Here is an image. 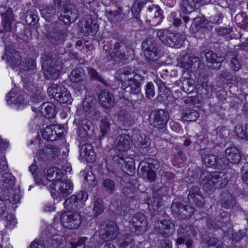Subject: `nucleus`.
Segmentation results:
<instances>
[{"label": "nucleus", "instance_id": "nucleus-1", "mask_svg": "<svg viewBox=\"0 0 248 248\" xmlns=\"http://www.w3.org/2000/svg\"><path fill=\"white\" fill-rule=\"evenodd\" d=\"M42 68L44 70V75L48 79H55L60 74L62 68V60L60 57L51 52L45 51L42 56Z\"/></svg>", "mask_w": 248, "mask_h": 248}, {"label": "nucleus", "instance_id": "nucleus-2", "mask_svg": "<svg viewBox=\"0 0 248 248\" xmlns=\"http://www.w3.org/2000/svg\"><path fill=\"white\" fill-rule=\"evenodd\" d=\"M227 176L224 172L215 171L210 173L202 171L200 177V185L207 192L215 188H222L228 183Z\"/></svg>", "mask_w": 248, "mask_h": 248}, {"label": "nucleus", "instance_id": "nucleus-3", "mask_svg": "<svg viewBox=\"0 0 248 248\" xmlns=\"http://www.w3.org/2000/svg\"><path fill=\"white\" fill-rule=\"evenodd\" d=\"M156 35L165 45L172 48L181 47L185 39L181 34L174 33L164 29L158 30Z\"/></svg>", "mask_w": 248, "mask_h": 248}, {"label": "nucleus", "instance_id": "nucleus-4", "mask_svg": "<svg viewBox=\"0 0 248 248\" xmlns=\"http://www.w3.org/2000/svg\"><path fill=\"white\" fill-rule=\"evenodd\" d=\"M197 227L190 224L183 225L177 230L178 237L176 240L177 245H181L185 242L187 248H191L194 239L196 237Z\"/></svg>", "mask_w": 248, "mask_h": 248}, {"label": "nucleus", "instance_id": "nucleus-5", "mask_svg": "<svg viewBox=\"0 0 248 248\" xmlns=\"http://www.w3.org/2000/svg\"><path fill=\"white\" fill-rule=\"evenodd\" d=\"M73 186L69 180L61 179L50 185L49 188L51 196L54 199L64 198L72 193Z\"/></svg>", "mask_w": 248, "mask_h": 248}, {"label": "nucleus", "instance_id": "nucleus-6", "mask_svg": "<svg viewBox=\"0 0 248 248\" xmlns=\"http://www.w3.org/2000/svg\"><path fill=\"white\" fill-rule=\"evenodd\" d=\"M144 77L140 75H135L130 80H127L121 84V88L125 93L131 96H136L138 100H141L142 95L141 93V81Z\"/></svg>", "mask_w": 248, "mask_h": 248}, {"label": "nucleus", "instance_id": "nucleus-7", "mask_svg": "<svg viewBox=\"0 0 248 248\" xmlns=\"http://www.w3.org/2000/svg\"><path fill=\"white\" fill-rule=\"evenodd\" d=\"M47 92L50 97L60 103H71L72 102L69 92L61 85L52 84L47 88Z\"/></svg>", "mask_w": 248, "mask_h": 248}, {"label": "nucleus", "instance_id": "nucleus-8", "mask_svg": "<svg viewBox=\"0 0 248 248\" xmlns=\"http://www.w3.org/2000/svg\"><path fill=\"white\" fill-rule=\"evenodd\" d=\"M141 46L144 56L148 60L155 61L160 57L159 47L153 38L149 37L145 39Z\"/></svg>", "mask_w": 248, "mask_h": 248}, {"label": "nucleus", "instance_id": "nucleus-9", "mask_svg": "<svg viewBox=\"0 0 248 248\" xmlns=\"http://www.w3.org/2000/svg\"><path fill=\"white\" fill-rule=\"evenodd\" d=\"M1 59L5 60L13 69L16 70L19 69L22 60L20 53L10 44L5 46L4 54L1 57Z\"/></svg>", "mask_w": 248, "mask_h": 248}, {"label": "nucleus", "instance_id": "nucleus-10", "mask_svg": "<svg viewBox=\"0 0 248 248\" xmlns=\"http://www.w3.org/2000/svg\"><path fill=\"white\" fill-rule=\"evenodd\" d=\"M60 218L62 225L69 229H77L81 223V216L76 212L62 213Z\"/></svg>", "mask_w": 248, "mask_h": 248}, {"label": "nucleus", "instance_id": "nucleus-11", "mask_svg": "<svg viewBox=\"0 0 248 248\" xmlns=\"http://www.w3.org/2000/svg\"><path fill=\"white\" fill-rule=\"evenodd\" d=\"M178 65L185 69L196 71L201 65V61L198 57L192 54H186L180 56L177 58Z\"/></svg>", "mask_w": 248, "mask_h": 248}, {"label": "nucleus", "instance_id": "nucleus-12", "mask_svg": "<svg viewBox=\"0 0 248 248\" xmlns=\"http://www.w3.org/2000/svg\"><path fill=\"white\" fill-rule=\"evenodd\" d=\"M169 119V113L163 109L153 111L149 117L150 124L158 129H162L166 125Z\"/></svg>", "mask_w": 248, "mask_h": 248}, {"label": "nucleus", "instance_id": "nucleus-13", "mask_svg": "<svg viewBox=\"0 0 248 248\" xmlns=\"http://www.w3.org/2000/svg\"><path fill=\"white\" fill-rule=\"evenodd\" d=\"M46 174V177L39 178L36 176H34V180L36 183L40 185H46L47 181H52L56 182L60 180L63 177V174L60 170L57 168H52L46 170V172L44 170Z\"/></svg>", "mask_w": 248, "mask_h": 248}, {"label": "nucleus", "instance_id": "nucleus-14", "mask_svg": "<svg viewBox=\"0 0 248 248\" xmlns=\"http://www.w3.org/2000/svg\"><path fill=\"white\" fill-rule=\"evenodd\" d=\"M78 27L85 36L94 33L98 30L99 26L95 20L90 15H86L78 24Z\"/></svg>", "mask_w": 248, "mask_h": 248}, {"label": "nucleus", "instance_id": "nucleus-15", "mask_svg": "<svg viewBox=\"0 0 248 248\" xmlns=\"http://www.w3.org/2000/svg\"><path fill=\"white\" fill-rule=\"evenodd\" d=\"M62 13L59 16V19L65 24L74 22L78 17V9L73 3H71L62 8Z\"/></svg>", "mask_w": 248, "mask_h": 248}, {"label": "nucleus", "instance_id": "nucleus-16", "mask_svg": "<svg viewBox=\"0 0 248 248\" xmlns=\"http://www.w3.org/2000/svg\"><path fill=\"white\" fill-rule=\"evenodd\" d=\"M147 225L146 217L141 213L135 214L129 221V228L132 232L138 234Z\"/></svg>", "mask_w": 248, "mask_h": 248}, {"label": "nucleus", "instance_id": "nucleus-17", "mask_svg": "<svg viewBox=\"0 0 248 248\" xmlns=\"http://www.w3.org/2000/svg\"><path fill=\"white\" fill-rule=\"evenodd\" d=\"M155 229L156 232L164 237L171 235L175 231L174 224L170 219L158 220L155 222Z\"/></svg>", "mask_w": 248, "mask_h": 248}, {"label": "nucleus", "instance_id": "nucleus-18", "mask_svg": "<svg viewBox=\"0 0 248 248\" xmlns=\"http://www.w3.org/2000/svg\"><path fill=\"white\" fill-rule=\"evenodd\" d=\"M126 46L124 44L121 42H116L113 45V48L111 52H108L107 54L108 58L109 57V59L114 61H125L127 59L124 52V48Z\"/></svg>", "mask_w": 248, "mask_h": 248}, {"label": "nucleus", "instance_id": "nucleus-19", "mask_svg": "<svg viewBox=\"0 0 248 248\" xmlns=\"http://www.w3.org/2000/svg\"><path fill=\"white\" fill-rule=\"evenodd\" d=\"M118 234L117 226L115 222L108 223L103 230L100 233V239L105 241H110L114 239Z\"/></svg>", "mask_w": 248, "mask_h": 248}, {"label": "nucleus", "instance_id": "nucleus-20", "mask_svg": "<svg viewBox=\"0 0 248 248\" xmlns=\"http://www.w3.org/2000/svg\"><path fill=\"white\" fill-rule=\"evenodd\" d=\"M201 57L202 59L205 58V61L207 65L214 68L219 67L220 66L219 64L224 60L223 57L221 56L217 57V54L212 51H202L201 53Z\"/></svg>", "mask_w": 248, "mask_h": 248}, {"label": "nucleus", "instance_id": "nucleus-21", "mask_svg": "<svg viewBox=\"0 0 248 248\" xmlns=\"http://www.w3.org/2000/svg\"><path fill=\"white\" fill-rule=\"evenodd\" d=\"M75 123L78 124V135L82 140L85 141L89 137L88 132L93 128L91 122L87 119H75Z\"/></svg>", "mask_w": 248, "mask_h": 248}, {"label": "nucleus", "instance_id": "nucleus-22", "mask_svg": "<svg viewBox=\"0 0 248 248\" xmlns=\"http://www.w3.org/2000/svg\"><path fill=\"white\" fill-rule=\"evenodd\" d=\"M145 162H140L139 164L138 173V174L144 179L149 182H153L156 178V173L151 169L148 164L146 165Z\"/></svg>", "mask_w": 248, "mask_h": 248}, {"label": "nucleus", "instance_id": "nucleus-23", "mask_svg": "<svg viewBox=\"0 0 248 248\" xmlns=\"http://www.w3.org/2000/svg\"><path fill=\"white\" fill-rule=\"evenodd\" d=\"M135 75H139L136 73L132 68L129 66H125L118 70L116 74V78L121 84L125 81L130 80Z\"/></svg>", "mask_w": 248, "mask_h": 248}, {"label": "nucleus", "instance_id": "nucleus-24", "mask_svg": "<svg viewBox=\"0 0 248 248\" xmlns=\"http://www.w3.org/2000/svg\"><path fill=\"white\" fill-rule=\"evenodd\" d=\"M227 59L230 61V66L233 71H237L241 68L243 62L241 57L236 51H227L225 54Z\"/></svg>", "mask_w": 248, "mask_h": 248}, {"label": "nucleus", "instance_id": "nucleus-25", "mask_svg": "<svg viewBox=\"0 0 248 248\" xmlns=\"http://www.w3.org/2000/svg\"><path fill=\"white\" fill-rule=\"evenodd\" d=\"M131 145L130 138L127 135H121L115 140L114 148L116 150L125 152L130 149Z\"/></svg>", "mask_w": 248, "mask_h": 248}, {"label": "nucleus", "instance_id": "nucleus-26", "mask_svg": "<svg viewBox=\"0 0 248 248\" xmlns=\"http://www.w3.org/2000/svg\"><path fill=\"white\" fill-rule=\"evenodd\" d=\"M15 184L14 176L10 173H5L1 175L0 179V187L3 193H7L13 189Z\"/></svg>", "mask_w": 248, "mask_h": 248}, {"label": "nucleus", "instance_id": "nucleus-27", "mask_svg": "<svg viewBox=\"0 0 248 248\" xmlns=\"http://www.w3.org/2000/svg\"><path fill=\"white\" fill-rule=\"evenodd\" d=\"M58 130H60L59 127L56 125H50L46 126L42 133L43 139L50 141L56 140L62 135L61 132L57 133Z\"/></svg>", "mask_w": 248, "mask_h": 248}, {"label": "nucleus", "instance_id": "nucleus-28", "mask_svg": "<svg viewBox=\"0 0 248 248\" xmlns=\"http://www.w3.org/2000/svg\"><path fill=\"white\" fill-rule=\"evenodd\" d=\"M202 159L206 166L214 169L217 167H222L224 164L223 161L225 160L224 159L217 158L215 155L210 154L204 155L202 157Z\"/></svg>", "mask_w": 248, "mask_h": 248}, {"label": "nucleus", "instance_id": "nucleus-29", "mask_svg": "<svg viewBox=\"0 0 248 248\" xmlns=\"http://www.w3.org/2000/svg\"><path fill=\"white\" fill-rule=\"evenodd\" d=\"M98 98L99 103L105 108H109L113 105V95L108 90L101 91L98 94Z\"/></svg>", "mask_w": 248, "mask_h": 248}, {"label": "nucleus", "instance_id": "nucleus-30", "mask_svg": "<svg viewBox=\"0 0 248 248\" xmlns=\"http://www.w3.org/2000/svg\"><path fill=\"white\" fill-rule=\"evenodd\" d=\"M80 156L86 159L88 162H93L95 160V155L93 152V146L88 143H84L79 146Z\"/></svg>", "mask_w": 248, "mask_h": 248}, {"label": "nucleus", "instance_id": "nucleus-31", "mask_svg": "<svg viewBox=\"0 0 248 248\" xmlns=\"http://www.w3.org/2000/svg\"><path fill=\"white\" fill-rule=\"evenodd\" d=\"M55 108V106L52 103H43L39 107V111L43 117L50 119L56 115Z\"/></svg>", "mask_w": 248, "mask_h": 248}, {"label": "nucleus", "instance_id": "nucleus-32", "mask_svg": "<svg viewBox=\"0 0 248 248\" xmlns=\"http://www.w3.org/2000/svg\"><path fill=\"white\" fill-rule=\"evenodd\" d=\"M227 159L230 163L238 164L241 159V155L238 149L234 147H228L225 150Z\"/></svg>", "mask_w": 248, "mask_h": 248}, {"label": "nucleus", "instance_id": "nucleus-33", "mask_svg": "<svg viewBox=\"0 0 248 248\" xmlns=\"http://www.w3.org/2000/svg\"><path fill=\"white\" fill-rule=\"evenodd\" d=\"M208 24V21L205 18L196 17L194 19L190 27V31L192 34H194L202 28H207Z\"/></svg>", "mask_w": 248, "mask_h": 248}, {"label": "nucleus", "instance_id": "nucleus-34", "mask_svg": "<svg viewBox=\"0 0 248 248\" xmlns=\"http://www.w3.org/2000/svg\"><path fill=\"white\" fill-rule=\"evenodd\" d=\"M7 103L10 104H14L19 107L24 104V98L19 93L14 91H11L6 96Z\"/></svg>", "mask_w": 248, "mask_h": 248}, {"label": "nucleus", "instance_id": "nucleus-35", "mask_svg": "<svg viewBox=\"0 0 248 248\" xmlns=\"http://www.w3.org/2000/svg\"><path fill=\"white\" fill-rule=\"evenodd\" d=\"M222 198L220 200L222 207L226 209H232L235 205L236 201L231 193L224 191L222 193Z\"/></svg>", "mask_w": 248, "mask_h": 248}, {"label": "nucleus", "instance_id": "nucleus-36", "mask_svg": "<svg viewBox=\"0 0 248 248\" xmlns=\"http://www.w3.org/2000/svg\"><path fill=\"white\" fill-rule=\"evenodd\" d=\"M3 18V29L6 31L12 30V23L14 21L13 11L9 8L5 13L1 14Z\"/></svg>", "mask_w": 248, "mask_h": 248}, {"label": "nucleus", "instance_id": "nucleus-37", "mask_svg": "<svg viewBox=\"0 0 248 248\" xmlns=\"http://www.w3.org/2000/svg\"><path fill=\"white\" fill-rule=\"evenodd\" d=\"M35 68L36 62L33 60L31 59H24L22 60L18 70L21 73L23 74L24 72L31 71L30 74H31Z\"/></svg>", "mask_w": 248, "mask_h": 248}, {"label": "nucleus", "instance_id": "nucleus-38", "mask_svg": "<svg viewBox=\"0 0 248 248\" xmlns=\"http://www.w3.org/2000/svg\"><path fill=\"white\" fill-rule=\"evenodd\" d=\"M187 198L190 202L196 204L199 203L202 198L200 189L197 186H194L190 188Z\"/></svg>", "mask_w": 248, "mask_h": 248}, {"label": "nucleus", "instance_id": "nucleus-39", "mask_svg": "<svg viewBox=\"0 0 248 248\" xmlns=\"http://www.w3.org/2000/svg\"><path fill=\"white\" fill-rule=\"evenodd\" d=\"M42 16L46 20H50L54 17L57 14L54 5L45 6L40 9Z\"/></svg>", "mask_w": 248, "mask_h": 248}, {"label": "nucleus", "instance_id": "nucleus-40", "mask_svg": "<svg viewBox=\"0 0 248 248\" xmlns=\"http://www.w3.org/2000/svg\"><path fill=\"white\" fill-rule=\"evenodd\" d=\"M158 88V99L160 101H165L169 95V89H168L165 83L160 79L156 81Z\"/></svg>", "mask_w": 248, "mask_h": 248}, {"label": "nucleus", "instance_id": "nucleus-41", "mask_svg": "<svg viewBox=\"0 0 248 248\" xmlns=\"http://www.w3.org/2000/svg\"><path fill=\"white\" fill-rule=\"evenodd\" d=\"M85 78V74L82 68H78L73 70L69 76V78L72 82L83 81Z\"/></svg>", "mask_w": 248, "mask_h": 248}, {"label": "nucleus", "instance_id": "nucleus-42", "mask_svg": "<svg viewBox=\"0 0 248 248\" xmlns=\"http://www.w3.org/2000/svg\"><path fill=\"white\" fill-rule=\"evenodd\" d=\"M111 120L106 117L102 119L99 125L101 135L99 137V140H102L103 137L108 135L110 130Z\"/></svg>", "mask_w": 248, "mask_h": 248}, {"label": "nucleus", "instance_id": "nucleus-43", "mask_svg": "<svg viewBox=\"0 0 248 248\" xmlns=\"http://www.w3.org/2000/svg\"><path fill=\"white\" fill-rule=\"evenodd\" d=\"M148 2H152V0H136L131 8V12L135 17L139 18L140 13L144 5Z\"/></svg>", "mask_w": 248, "mask_h": 248}, {"label": "nucleus", "instance_id": "nucleus-44", "mask_svg": "<svg viewBox=\"0 0 248 248\" xmlns=\"http://www.w3.org/2000/svg\"><path fill=\"white\" fill-rule=\"evenodd\" d=\"M196 4L193 0H182L180 7L183 12L186 14L190 13L196 8Z\"/></svg>", "mask_w": 248, "mask_h": 248}, {"label": "nucleus", "instance_id": "nucleus-45", "mask_svg": "<svg viewBox=\"0 0 248 248\" xmlns=\"http://www.w3.org/2000/svg\"><path fill=\"white\" fill-rule=\"evenodd\" d=\"M118 157H119V160L117 159V160L120 164L122 165V169L124 171L130 170L131 171V170H132L133 167V159L128 157H124L122 156Z\"/></svg>", "mask_w": 248, "mask_h": 248}, {"label": "nucleus", "instance_id": "nucleus-46", "mask_svg": "<svg viewBox=\"0 0 248 248\" xmlns=\"http://www.w3.org/2000/svg\"><path fill=\"white\" fill-rule=\"evenodd\" d=\"M234 132L240 138L248 140V123L245 124L244 125L235 126Z\"/></svg>", "mask_w": 248, "mask_h": 248}, {"label": "nucleus", "instance_id": "nucleus-47", "mask_svg": "<svg viewBox=\"0 0 248 248\" xmlns=\"http://www.w3.org/2000/svg\"><path fill=\"white\" fill-rule=\"evenodd\" d=\"M102 185L104 191L109 194H112L116 188L115 182L110 178L105 179L103 181Z\"/></svg>", "mask_w": 248, "mask_h": 248}, {"label": "nucleus", "instance_id": "nucleus-48", "mask_svg": "<svg viewBox=\"0 0 248 248\" xmlns=\"http://www.w3.org/2000/svg\"><path fill=\"white\" fill-rule=\"evenodd\" d=\"M213 135H216L215 141L217 143H221L226 140L229 135V131L225 128H217L213 132Z\"/></svg>", "mask_w": 248, "mask_h": 248}, {"label": "nucleus", "instance_id": "nucleus-49", "mask_svg": "<svg viewBox=\"0 0 248 248\" xmlns=\"http://www.w3.org/2000/svg\"><path fill=\"white\" fill-rule=\"evenodd\" d=\"M182 90L187 93H191L194 89V80L190 78H184L181 81Z\"/></svg>", "mask_w": 248, "mask_h": 248}, {"label": "nucleus", "instance_id": "nucleus-50", "mask_svg": "<svg viewBox=\"0 0 248 248\" xmlns=\"http://www.w3.org/2000/svg\"><path fill=\"white\" fill-rule=\"evenodd\" d=\"M78 202L76 195H72L67 199L63 203L65 208L67 210H76L78 208Z\"/></svg>", "mask_w": 248, "mask_h": 248}, {"label": "nucleus", "instance_id": "nucleus-51", "mask_svg": "<svg viewBox=\"0 0 248 248\" xmlns=\"http://www.w3.org/2000/svg\"><path fill=\"white\" fill-rule=\"evenodd\" d=\"M199 114L195 110L188 109L182 115V119L183 121L192 122L195 121L199 117Z\"/></svg>", "mask_w": 248, "mask_h": 248}, {"label": "nucleus", "instance_id": "nucleus-52", "mask_svg": "<svg viewBox=\"0 0 248 248\" xmlns=\"http://www.w3.org/2000/svg\"><path fill=\"white\" fill-rule=\"evenodd\" d=\"M47 38L50 43L54 45L60 44L63 39V35L58 31L49 32Z\"/></svg>", "mask_w": 248, "mask_h": 248}, {"label": "nucleus", "instance_id": "nucleus-53", "mask_svg": "<svg viewBox=\"0 0 248 248\" xmlns=\"http://www.w3.org/2000/svg\"><path fill=\"white\" fill-rule=\"evenodd\" d=\"M235 22L244 28L248 27V16L245 13L242 12L237 14L234 17Z\"/></svg>", "mask_w": 248, "mask_h": 248}, {"label": "nucleus", "instance_id": "nucleus-54", "mask_svg": "<svg viewBox=\"0 0 248 248\" xmlns=\"http://www.w3.org/2000/svg\"><path fill=\"white\" fill-rule=\"evenodd\" d=\"M222 242L215 237L210 238L205 240L203 248H222Z\"/></svg>", "mask_w": 248, "mask_h": 248}, {"label": "nucleus", "instance_id": "nucleus-55", "mask_svg": "<svg viewBox=\"0 0 248 248\" xmlns=\"http://www.w3.org/2000/svg\"><path fill=\"white\" fill-rule=\"evenodd\" d=\"M46 153L47 154L48 160H50L58 157L60 155V150L53 145H49L46 147Z\"/></svg>", "mask_w": 248, "mask_h": 248}, {"label": "nucleus", "instance_id": "nucleus-56", "mask_svg": "<svg viewBox=\"0 0 248 248\" xmlns=\"http://www.w3.org/2000/svg\"><path fill=\"white\" fill-rule=\"evenodd\" d=\"M2 216L6 227L12 229L16 226L17 222L13 214H8L7 212L4 216Z\"/></svg>", "mask_w": 248, "mask_h": 248}, {"label": "nucleus", "instance_id": "nucleus-57", "mask_svg": "<svg viewBox=\"0 0 248 248\" xmlns=\"http://www.w3.org/2000/svg\"><path fill=\"white\" fill-rule=\"evenodd\" d=\"M39 18L36 12L34 11H27L25 16L26 22L29 25H34L37 23Z\"/></svg>", "mask_w": 248, "mask_h": 248}, {"label": "nucleus", "instance_id": "nucleus-58", "mask_svg": "<svg viewBox=\"0 0 248 248\" xmlns=\"http://www.w3.org/2000/svg\"><path fill=\"white\" fill-rule=\"evenodd\" d=\"M134 243L132 238L129 235L123 236V238L119 241L121 248H132L134 247Z\"/></svg>", "mask_w": 248, "mask_h": 248}, {"label": "nucleus", "instance_id": "nucleus-59", "mask_svg": "<svg viewBox=\"0 0 248 248\" xmlns=\"http://www.w3.org/2000/svg\"><path fill=\"white\" fill-rule=\"evenodd\" d=\"M3 195H5L7 202H13L16 203L20 199V195L16 193L13 189L7 193H4Z\"/></svg>", "mask_w": 248, "mask_h": 248}, {"label": "nucleus", "instance_id": "nucleus-60", "mask_svg": "<svg viewBox=\"0 0 248 248\" xmlns=\"http://www.w3.org/2000/svg\"><path fill=\"white\" fill-rule=\"evenodd\" d=\"M135 196L134 188L133 186L124 187L122 189L121 196L124 199H131Z\"/></svg>", "mask_w": 248, "mask_h": 248}, {"label": "nucleus", "instance_id": "nucleus-61", "mask_svg": "<svg viewBox=\"0 0 248 248\" xmlns=\"http://www.w3.org/2000/svg\"><path fill=\"white\" fill-rule=\"evenodd\" d=\"M148 10H151L155 13L153 16L154 19H156L157 24L161 22L162 18V15L160 12V8L158 5H153L152 6L148 7Z\"/></svg>", "mask_w": 248, "mask_h": 248}, {"label": "nucleus", "instance_id": "nucleus-62", "mask_svg": "<svg viewBox=\"0 0 248 248\" xmlns=\"http://www.w3.org/2000/svg\"><path fill=\"white\" fill-rule=\"evenodd\" d=\"M103 201L100 199H97L94 201V205L93 209V212L96 216L101 214L104 211Z\"/></svg>", "mask_w": 248, "mask_h": 248}, {"label": "nucleus", "instance_id": "nucleus-63", "mask_svg": "<svg viewBox=\"0 0 248 248\" xmlns=\"http://www.w3.org/2000/svg\"><path fill=\"white\" fill-rule=\"evenodd\" d=\"M185 206L183 202L175 200L171 204V209L172 212L176 214H181Z\"/></svg>", "mask_w": 248, "mask_h": 248}, {"label": "nucleus", "instance_id": "nucleus-64", "mask_svg": "<svg viewBox=\"0 0 248 248\" xmlns=\"http://www.w3.org/2000/svg\"><path fill=\"white\" fill-rule=\"evenodd\" d=\"M155 92L154 86L152 82H149L145 86V95L146 97L150 99L154 97Z\"/></svg>", "mask_w": 248, "mask_h": 248}]
</instances>
